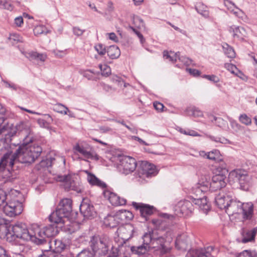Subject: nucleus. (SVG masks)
<instances>
[{
	"label": "nucleus",
	"mask_w": 257,
	"mask_h": 257,
	"mask_svg": "<svg viewBox=\"0 0 257 257\" xmlns=\"http://www.w3.org/2000/svg\"><path fill=\"white\" fill-rule=\"evenodd\" d=\"M177 59L182 62L184 65H189L191 63V60L185 56H180V53L179 52V57Z\"/></svg>",
	"instance_id": "59"
},
{
	"label": "nucleus",
	"mask_w": 257,
	"mask_h": 257,
	"mask_svg": "<svg viewBox=\"0 0 257 257\" xmlns=\"http://www.w3.org/2000/svg\"><path fill=\"white\" fill-rule=\"evenodd\" d=\"M224 53L227 57L233 58L235 57V53L233 49L227 44H224L222 46Z\"/></svg>",
	"instance_id": "38"
},
{
	"label": "nucleus",
	"mask_w": 257,
	"mask_h": 257,
	"mask_svg": "<svg viewBox=\"0 0 257 257\" xmlns=\"http://www.w3.org/2000/svg\"><path fill=\"white\" fill-rule=\"evenodd\" d=\"M179 131L181 134H184L186 135H188V136H192V137L200 136V135L197 132H196L195 131L192 130L188 129V130H186L183 128H180L179 130Z\"/></svg>",
	"instance_id": "48"
},
{
	"label": "nucleus",
	"mask_w": 257,
	"mask_h": 257,
	"mask_svg": "<svg viewBox=\"0 0 257 257\" xmlns=\"http://www.w3.org/2000/svg\"><path fill=\"white\" fill-rule=\"evenodd\" d=\"M110 248L111 249L109 250L108 256L109 257H116L118 255V249L117 247L113 246L111 245Z\"/></svg>",
	"instance_id": "57"
},
{
	"label": "nucleus",
	"mask_w": 257,
	"mask_h": 257,
	"mask_svg": "<svg viewBox=\"0 0 257 257\" xmlns=\"http://www.w3.org/2000/svg\"><path fill=\"white\" fill-rule=\"evenodd\" d=\"M179 57V52L174 53L172 51L168 52L164 51L163 52V57L165 59H168L172 63H175L177 61V58Z\"/></svg>",
	"instance_id": "34"
},
{
	"label": "nucleus",
	"mask_w": 257,
	"mask_h": 257,
	"mask_svg": "<svg viewBox=\"0 0 257 257\" xmlns=\"http://www.w3.org/2000/svg\"><path fill=\"white\" fill-rule=\"evenodd\" d=\"M210 250H212V248L191 249L187 252L186 257H213L210 253Z\"/></svg>",
	"instance_id": "23"
},
{
	"label": "nucleus",
	"mask_w": 257,
	"mask_h": 257,
	"mask_svg": "<svg viewBox=\"0 0 257 257\" xmlns=\"http://www.w3.org/2000/svg\"><path fill=\"white\" fill-rule=\"evenodd\" d=\"M231 30L233 32V37L239 40H243L247 35L245 30L242 27H232L230 28V31Z\"/></svg>",
	"instance_id": "30"
},
{
	"label": "nucleus",
	"mask_w": 257,
	"mask_h": 257,
	"mask_svg": "<svg viewBox=\"0 0 257 257\" xmlns=\"http://www.w3.org/2000/svg\"><path fill=\"white\" fill-rule=\"evenodd\" d=\"M9 124L4 117H0V135L8 131Z\"/></svg>",
	"instance_id": "47"
},
{
	"label": "nucleus",
	"mask_w": 257,
	"mask_h": 257,
	"mask_svg": "<svg viewBox=\"0 0 257 257\" xmlns=\"http://www.w3.org/2000/svg\"><path fill=\"white\" fill-rule=\"evenodd\" d=\"M56 180L57 181L62 182L64 188L67 191L70 190H74L77 192L80 191L76 186L75 182L72 179L71 176L70 175L58 176Z\"/></svg>",
	"instance_id": "16"
},
{
	"label": "nucleus",
	"mask_w": 257,
	"mask_h": 257,
	"mask_svg": "<svg viewBox=\"0 0 257 257\" xmlns=\"http://www.w3.org/2000/svg\"><path fill=\"white\" fill-rule=\"evenodd\" d=\"M34 33L35 35L38 36L43 34H46L49 33L47 28L44 25H38L34 29Z\"/></svg>",
	"instance_id": "44"
},
{
	"label": "nucleus",
	"mask_w": 257,
	"mask_h": 257,
	"mask_svg": "<svg viewBox=\"0 0 257 257\" xmlns=\"http://www.w3.org/2000/svg\"><path fill=\"white\" fill-rule=\"evenodd\" d=\"M108 56L112 59H117L120 55V51L118 47L115 45L108 47L106 50Z\"/></svg>",
	"instance_id": "32"
},
{
	"label": "nucleus",
	"mask_w": 257,
	"mask_h": 257,
	"mask_svg": "<svg viewBox=\"0 0 257 257\" xmlns=\"http://www.w3.org/2000/svg\"><path fill=\"white\" fill-rule=\"evenodd\" d=\"M42 148L37 145L23 144L16 150L17 160L22 164H31L42 153Z\"/></svg>",
	"instance_id": "5"
},
{
	"label": "nucleus",
	"mask_w": 257,
	"mask_h": 257,
	"mask_svg": "<svg viewBox=\"0 0 257 257\" xmlns=\"http://www.w3.org/2000/svg\"><path fill=\"white\" fill-rule=\"evenodd\" d=\"M226 177L224 175H215L212 177V182L209 183V187L214 191L221 189L226 186Z\"/></svg>",
	"instance_id": "17"
},
{
	"label": "nucleus",
	"mask_w": 257,
	"mask_h": 257,
	"mask_svg": "<svg viewBox=\"0 0 257 257\" xmlns=\"http://www.w3.org/2000/svg\"><path fill=\"white\" fill-rule=\"evenodd\" d=\"M48 247H46L43 250V254L39 255L38 257H56V252L50 250Z\"/></svg>",
	"instance_id": "50"
},
{
	"label": "nucleus",
	"mask_w": 257,
	"mask_h": 257,
	"mask_svg": "<svg viewBox=\"0 0 257 257\" xmlns=\"http://www.w3.org/2000/svg\"><path fill=\"white\" fill-rule=\"evenodd\" d=\"M230 199L229 196L219 194L215 197V203L219 208L226 210Z\"/></svg>",
	"instance_id": "28"
},
{
	"label": "nucleus",
	"mask_w": 257,
	"mask_h": 257,
	"mask_svg": "<svg viewBox=\"0 0 257 257\" xmlns=\"http://www.w3.org/2000/svg\"><path fill=\"white\" fill-rule=\"evenodd\" d=\"M22 196L17 194L10 198L3 207V212L7 216L14 217L20 214L23 210V206L19 198Z\"/></svg>",
	"instance_id": "9"
},
{
	"label": "nucleus",
	"mask_w": 257,
	"mask_h": 257,
	"mask_svg": "<svg viewBox=\"0 0 257 257\" xmlns=\"http://www.w3.org/2000/svg\"><path fill=\"white\" fill-rule=\"evenodd\" d=\"M193 203L199 206V208L205 213H207L210 209V204L205 197L200 198H194Z\"/></svg>",
	"instance_id": "27"
},
{
	"label": "nucleus",
	"mask_w": 257,
	"mask_h": 257,
	"mask_svg": "<svg viewBox=\"0 0 257 257\" xmlns=\"http://www.w3.org/2000/svg\"><path fill=\"white\" fill-rule=\"evenodd\" d=\"M134 227L132 224H126L124 226L118 228V232L121 238L124 240H128L133 235Z\"/></svg>",
	"instance_id": "24"
},
{
	"label": "nucleus",
	"mask_w": 257,
	"mask_h": 257,
	"mask_svg": "<svg viewBox=\"0 0 257 257\" xmlns=\"http://www.w3.org/2000/svg\"><path fill=\"white\" fill-rule=\"evenodd\" d=\"M30 58L31 60L37 61L44 62L46 59V55L43 54H40L36 52H32L29 53Z\"/></svg>",
	"instance_id": "39"
},
{
	"label": "nucleus",
	"mask_w": 257,
	"mask_h": 257,
	"mask_svg": "<svg viewBox=\"0 0 257 257\" xmlns=\"http://www.w3.org/2000/svg\"><path fill=\"white\" fill-rule=\"evenodd\" d=\"M85 172L87 175V180L90 185L96 186L102 189L106 187V184L99 180L94 174L89 172L88 171H85Z\"/></svg>",
	"instance_id": "26"
},
{
	"label": "nucleus",
	"mask_w": 257,
	"mask_h": 257,
	"mask_svg": "<svg viewBox=\"0 0 257 257\" xmlns=\"http://www.w3.org/2000/svg\"><path fill=\"white\" fill-rule=\"evenodd\" d=\"M115 214L117 216L116 218H117L119 223H121L123 221H126L125 213H124L123 210H119L116 212Z\"/></svg>",
	"instance_id": "55"
},
{
	"label": "nucleus",
	"mask_w": 257,
	"mask_h": 257,
	"mask_svg": "<svg viewBox=\"0 0 257 257\" xmlns=\"http://www.w3.org/2000/svg\"><path fill=\"white\" fill-rule=\"evenodd\" d=\"M90 243L94 253L98 256H104L107 254L111 246L110 239L105 236H93Z\"/></svg>",
	"instance_id": "8"
},
{
	"label": "nucleus",
	"mask_w": 257,
	"mask_h": 257,
	"mask_svg": "<svg viewBox=\"0 0 257 257\" xmlns=\"http://www.w3.org/2000/svg\"><path fill=\"white\" fill-rule=\"evenodd\" d=\"M190 243V239L186 234H182L178 235L176 239L175 246L179 249L181 250H185Z\"/></svg>",
	"instance_id": "22"
},
{
	"label": "nucleus",
	"mask_w": 257,
	"mask_h": 257,
	"mask_svg": "<svg viewBox=\"0 0 257 257\" xmlns=\"http://www.w3.org/2000/svg\"><path fill=\"white\" fill-rule=\"evenodd\" d=\"M0 6L3 9H6L10 11H12L13 9V6L12 4L6 0H0Z\"/></svg>",
	"instance_id": "53"
},
{
	"label": "nucleus",
	"mask_w": 257,
	"mask_h": 257,
	"mask_svg": "<svg viewBox=\"0 0 257 257\" xmlns=\"http://www.w3.org/2000/svg\"><path fill=\"white\" fill-rule=\"evenodd\" d=\"M103 195L107 198L109 202L114 206L123 205L126 204V200L123 198H120L115 193L109 190H105L103 191Z\"/></svg>",
	"instance_id": "19"
},
{
	"label": "nucleus",
	"mask_w": 257,
	"mask_h": 257,
	"mask_svg": "<svg viewBox=\"0 0 257 257\" xmlns=\"http://www.w3.org/2000/svg\"><path fill=\"white\" fill-rule=\"evenodd\" d=\"M132 205L137 210L140 211L141 215L144 217L146 220L147 219V216L152 215L153 213L154 207L153 206L135 202L132 203Z\"/></svg>",
	"instance_id": "20"
},
{
	"label": "nucleus",
	"mask_w": 257,
	"mask_h": 257,
	"mask_svg": "<svg viewBox=\"0 0 257 257\" xmlns=\"http://www.w3.org/2000/svg\"><path fill=\"white\" fill-rule=\"evenodd\" d=\"M94 49L98 54L101 56L104 55L106 52L105 46L102 44H96L94 47Z\"/></svg>",
	"instance_id": "51"
},
{
	"label": "nucleus",
	"mask_w": 257,
	"mask_h": 257,
	"mask_svg": "<svg viewBox=\"0 0 257 257\" xmlns=\"http://www.w3.org/2000/svg\"><path fill=\"white\" fill-rule=\"evenodd\" d=\"M94 254L89 249H83L77 254V257H93Z\"/></svg>",
	"instance_id": "54"
},
{
	"label": "nucleus",
	"mask_w": 257,
	"mask_h": 257,
	"mask_svg": "<svg viewBox=\"0 0 257 257\" xmlns=\"http://www.w3.org/2000/svg\"><path fill=\"white\" fill-rule=\"evenodd\" d=\"M196 10L198 13L205 17L209 16V13L207 10V8L206 6L201 3H198L196 6Z\"/></svg>",
	"instance_id": "40"
},
{
	"label": "nucleus",
	"mask_w": 257,
	"mask_h": 257,
	"mask_svg": "<svg viewBox=\"0 0 257 257\" xmlns=\"http://www.w3.org/2000/svg\"><path fill=\"white\" fill-rule=\"evenodd\" d=\"M154 106L158 111H162L164 107V106L162 103L157 101L154 102Z\"/></svg>",
	"instance_id": "63"
},
{
	"label": "nucleus",
	"mask_w": 257,
	"mask_h": 257,
	"mask_svg": "<svg viewBox=\"0 0 257 257\" xmlns=\"http://www.w3.org/2000/svg\"><path fill=\"white\" fill-rule=\"evenodd\" d=\"M55 159L54 158H52L51 157L50 158H47L46 159L42 160L39 166L37 167L38 169H39V166L42 168H45V167H49L52 165L53 161H54Z\"/></svg>",
	"instance_id": "45"
},
{
	"label": "nucleus",
	"mask_w": 257,
	"mask_h": 257,
	"mask_svg": "<svg viewBox=\"0 0 257 257\" xmlns=\"http://www.w3.org/2000/svg\"><path fill=\"white\" fill-rule=\"evenodd\" d=\"M140 169V173L147 177H150L157 174L156 166L147 161H143L141 163Z\"/></svg>",
	"instance_id": "18"
},
{
	"label": "nucleus",
	"mask_w": 257,
	"mask_h": 257,
	"mask_svg": "<svg viewBox=\"0 0 257 257\" xmlns=\"http://www.w3.org/2000/svg\"><path fill=\"white\" fill-rule=\"evenodd\" d=\"M133 21L135 26L138 28H141L144 26L143 20L138 16L133 17Z\"/></svg>",
	"instance_id": "52"
},
{
	"label": "nucleus",
	"mask_w": 257,
	"mask_h": 257,
	"mask_svg": "<svg viewBox=\"0 0 257 257\" xmlns=\"http://www.w3.org/2000/svg\"><path fill=\"white\" fill-rule=\"evenodd\" d=\"M80 211L83 216L91 219L96 215L93 206L88 199H84L80 205Z\"/></svg>",
	"instance_id": "14"
},
{
	"label": "nucleus",
	"mask_w": 257,
	"mask_h": 257,
	"mask_svg": "<svg viewBox=\"0 0 257 257\" xmlns=\"http://www.w3.org/2000/svg\"><path fill=\"white\" fill-rule=\"evenodd\" d=\"M239 119L241 122L245 125H248L251 124V119L245 114L240 115Z\"/></svg>",
	"instance_id": "56"
},
{
	"label": "nucleus",
	"mask_w": 257,
	"mask_h": 257,
	"mask_svg": "<svg viewBox=\"0 0 257 257\" xmlns=\"http://www.w3.org/2000/svg\"><path fill=\"white\" fill-rule=\"evenodd\" d=\"M37 122L39 124V125L42 127L48 128L49 127V123L43 119H38L37 120Z\"/></svg>",
	"instance_id": "61"
},
{
	"label": "nucleus",
	"mask_w": 257,
	"mask_h": 257,
	"mask_svg": "<svg viewBox=\"0 0 257 257\" xmlns=\"http://www.w3.org/2000/svg\"><path fill=\"white\" fill-rule=\"evenodd\" d=\"M24 21L22 17H18L15 19V24L17 26L21 27Z\"/></svg>",
	"instance_id": "64"
},
{
	"label": "nucleus",
	"mask_w": 257,
	"mask_h": 257,
	"mask_svg": "<svg viewBox=\"0 0 257 257\" xmlns=\"http://www.w3.org/2000/svg\"><path fill=\"white\" fill-rule=\"evenodd\" d=\"M203 77L214 82H217L219 81L218 78L214 75H204Z\"/></svg>",
	"instance_id": "62"
},
{
	"label": "nucleus",
	"mask_w": 257,
	"mask_h": 257,
	"mask_svg": "<svg viewBox=\"0 0 257 257\" xmlns=\"http://www.w3.org/2000/svg\"><path fill=\"white\" fill-rule=\"evenodd\" d=\"M209 188V182L206 178L205 181L199 180L192 188V193L196 196H201Z\"/></svg>",
	"instance_id": "21"
},
{
	"label": "nucleus",
	"mask_w": 257,
	"mask_h": 257,
	"mask_svg": "<svg viewBox=\"0 0 257 257\" xmlns=\"http://www.w3.org/2000/svg\"><path fill=\"white\" fill-rule=\"evenodd\" d=\"M224 67L232 74H236L238 71V69L235 65L230 63H225Z\"/></svg>",
	"instance_id": "58"
},
{
	"label": "nucleus",
	"mask_w": 257,
	"mask_h": 257,
	"mask_svg": "<svg viewBox=\"0 0 257 257\" xmlns=\"http://www.w3.org/2000/svg\"><path fill=\"white\" fill-rule=\"evenodd\" d=\"M17 194L21 195V193L19 192L14 189L11 190L10 193L7 195L4 190L0 189V206L5 203L7 199L8 200L13 195H16Z\"/></svg>",
	"instance_id": "29"
},
{
	"label": "nucleus",
	"mask_w": 257,
	"mask_h": 257,
	"mask_svg": "<svg viewBox=\"0 0 257 257\" xmlns=\"http://www.w3.org/2000/svg\"><path fill=\"white\" fill-rule=\"evenodd\" d=\"M99 68L101 72V75L105 77L108 76L111 73V69L106 64H99Z\"/></svg>",
	"instance_id": "46"
},
{
	"label": "nucleus",
	"mask_w": 257,
	"mask_h": 257,
	"mask_svg": "<svg viewBox=\"0 0 257 257\" xmlns=\"http://www.w3.org/2000/svg\"><path fill=\"white\" fill-rule=\"evenodd\" d=\"M75 151L82 155L85 158L97 161L99 159V156L94 150L89 146H84L77 144L74 147Z\"/></svg>",
	"instance_id": "13"
},
{
	"label": "nucleus",
	"mask_w": 257,
	"mask_h": 257,
	"mask_svg": "<svg viewBox=\"0 0 257 257\" xmlns=\"http://www.w3.org/2000/svg\"><path fill=\"white\" fill-rule=\"evenodd\" d=\"M12 135L8 133L5 134L4 138L0 139V150L3 156L0 160V176L6 179V181H12L15 178L13 171L15 163L17 160L16 152L13 154L9 142L11 140L9 138L12 137Z\"/></svg>",
	"instance_id": "1"
},
{
	"label": "nucleus",
	"mask_w": 257,
	"mask_h": 257,
	"mask_svg": "<svg viewBox=\"0 0 257 257\" xmlns=\"http://www.w3.org/2000/svg\"><path fill=\"white\" fill-rule=\"evenodd\" d=\"M186 112L188 115L194 117H201L203 116V112L198 108L195 106H190L186 108Z\"/></svg>",
	"instance_id": "35"
},
{
	"label": "nucleus",
	"mask_w": 257,
	"mask_h": 257,
	"mask_svg": "<svg viewBox=\"0 0 257 257\" xmlns=\"http://www.w3.org/2000/svg\"><path fill=\"white\" fill-rule=\"evenodd\" d=\"M193 203V201L187 200L179 201L174 207L176 215L178 216L189 215L194 210Z\"/></svg>",
	"instance_id": "12"
},
{
	"label": "nucleus",
	"mask_w": 257,
	"mask_h": 257,
	"mask_svg": "<svg viewBox=\"0 0 257 257\" xmlns=\"http://www.w3.org/2000/svg\"><path fill=\"white\" fill-rule=\"evenodd\" d=\"M53 109L59 113L64 114H67L69 111L68 107L61 103H57L54 105Z\"/></svg>",
	"instance_id": "41"
},
{
	"label": "nucleus",
	"mask_w": 257,
	"mask_h": 257,
	"mask_svg": "<svg viewBox=\"0 0 257 257\" xmlns=\"http://www.w3.org/2000/svg\"><path fill=\"white\" fill-rule=\"evenodd\" d=\"M9 39L10 42L13 44H16L19 42H23V39L19 34L17 33H12L10 35Z\"/></svg>",
	"instance_id": "42"
},
{
	"label": "nucleus",
	"mask_w": 257,
	"mask_h": 257,
	"mask_svg": "<svg viewBox=\"0 0 257 257\" xmlns=\"http://www.w3.org/2000/svg\"><path fill=\"white\" fill-rule=\"evenodd\" d=\"M143 244L139 246H132V252L138 255H143L150 251L148 244L151 241V236L149 233H145L142 237Z\"/></svg>",
	"instance_id": "15"
},
{
	"label": "nucleus",
	"mask_w": 257,
	"mask_h": 257,
	"mask_svg": "<svg viewBox=\"0 0 257 257\" xmlns=\"http://www.w3.org/2000/svg\"><path fill=\"white\" fill-rule=\"evenodd\" d=\"M34 237L33 242L36 244H46L49 249L52 248V241L50 237L56 235L58 233V228L54 225H49L40 228L37 225H33Z\"/></svg>",
	"instance_id": "3"
},
{
	"label": "nucleus",
	"mask_w": 257,
	"mask_h": 257,
	"mask_svg": "<svg viewBox=\"0 0 257 257\" xmlns=\"http://www.w3.org/2000/svg\"><path fill=\"white\" fill-rule=\"evenodd\" d=\"M220 152L217 150H214L207 153V159L209 160L218 161L220 160Z\"/></svg>",
	"instance_id": "43"
},
{
	"label": "nucleus",
	"mask_w": 257,
	"mask_h": 257,
	"mask_svg": "<svg viewBox=\"0 0 257 257\" xmlns=\"http://www.w3.org/2000/svg\"><path fill=\"white\" fill-rule=\"evenodd\" d=\"M229 179L237 182L243 190L248 188L251 178L247 172L243 169H234L229 174Z\"/></svg>",
	"instance_id": "10"
},
{
	"label": "nucleus",
	"mask_w": 257,
	"mask_h": 257,
	"mask_svg": "<svg viewBox=\"0 0 257 257\" xmlns=\"http://www.w3.org/2000/svg\"><path fill=\"white\" fill-rule=\"evenodd\" d=\"M72 30L73 34L77 36H81L84 32V30H81L79 27H73Z\"/></svg>",
	"instance_id": "60"
},
{
	"label": "nucleus",
	"mask_w": 257,
	"mask_h": 257,
	"mask_svg": "<svg viewBox=\"0 0 257 257\" xmlns=\"http://www.w3.org/2000/svg\"><path fill=\"white\" fill-rule=\"evenodd\" d=\"M0 237L10 242L15 241L16 238L33 242V225L29 230L25 224L17 223L12 225L9 220L0 217Z\"/></svg>",
	"instance_id": "2"
},
{
	"label": "nucleus",
	"mask_w": 257,
	"mask_h": 257,
	"mask_svg": "<svg viewBox=\"0 0 257 257\" xmlns=\"http://www.w3.org/2000/svg\"><path fill=\"white\" fill-rule=\"evenodd\" d=\"M110 78L111 81L116 83L119 87H121L123 85V87H127L128 86L131 89H132V87L128 83H125L123 80L117 75H112Z\"/></svg>",
	"instance_id": "36"
},
{
	"label": "nucleus",
	"mask_w": 257,
	"mask_h": 257,
	"mask_svg": "<svg viewBox=\"0 0 257 257\" xmlns=\"http://www.w3.org/2000/svg\"><path fill=\"white\" fill-rule=\"evenodd\" d=\"M52 243H54L55 249L57 250L56 252H58L59 251L63 250L66 247L65 244L63 243L61 240H53L52 241ZM54 252H55V251Z\"/></svg>",
	"instance_id": "49"
},
{
	"label": "nucleus",
	"mask_w": 257,
	"mask_h": 257,
	"mask_svg": "<svg viewBox=\"0 0 257 257\" xmlns=\"http://www.w3.org/2000/svg\"><path fill=\"white\" fill-rule=\"evenodd\" d=\"M225 211L228 215L240 214L244 219H250L253 215V204L251 202L242 203L238 200L230 199Z\"/></svg>",
	"instance_id": "6"
},
{
	"label": "nucleus",
	"mask_w": 257,
	"mask_h": 257,
	"mask_svg": "<svg viewBox=\"0 0 257 257\" xmlns=\"http://www.w3.org/2000/svg\"><path fill=\"white\" fill-rule=\"evenodd\" d=\"M149 233L151 236V241L148 244L150 251H152L156 254L162 255L168 253L171 246L170 243L173 239V233L170 231H167L165 234L166 238L163 236L158 238H154L153 233L149 231Z\"/></svg>",
	"instance_id": "4"
},
{
	"label": "nucleus",
	"mask_w": 257,
	"mask_h": 257,
	"mask_svg": "<svg viewBox=\"0 0 257 257\" xmlns=\"http://www.w3.org/2000/svg\"><path fill=\"white\" fill-rule=\"evenodd\" d=\"M223 3L228 10L233 13L235 16H238L239 13L241 12L232 2L229 0H223Z\"/></svg>",
	"instance_id": "33"
},
{
	"label": "nucleus",
	"mask_w": 257,
	"mask_h": 257,
	"mask_svg": "<svg viewBox=\"0 0 257 257\" xmlns=\"http://www.w3.org/2000/svg\"><path fill=\"white\" fill-rule=\"evenodd\" d=\"M117 216L115 214L113 215H108L104 219V224L105 226L113 228L117 226L119 224Z\"/></svg>",
	"instance_id": "31"
},
{
	"label": "nucleus",
	"mask_w": 257,
	"mask_h": 257,
	"mask_svg": "<svg viewBox=\"0 0 257 257\" xmlns=\"http://www.w3.org/2000/svg\"><path fill=\"white\" fill-rule=\"evenodd\" d=\"M72 212V200L70 199L65 198L59 203L56 211L49 216L51 222L55 223L64 222V218H68Z\"/></svg>",
	"instance_id": "7"
},
{
	"label": "nucleus",
	"mask_w": 257,
	"mask_h": 257,
	"mask_svg": "<svg viewBox=\"0 0 257 257\" xmlns=\"http://www.w3.org/2000/svg\"><path fill=\"white\" fill-rule=\"evenodd\" d=\"M257 233V226L250 230L243 229L241 232L242 242L246 243L254 240Z\"/></svg>",
	"instance_id": "25"
},
{
	"label": "nucleus",
	"mask_w": 257,
	"mask_h": 257,
	"mask_svg": "<svg viewBox=\"0 0 257 257\" xmlns=\"http://www.w3.org/2000/svg\"><path fill=\"white\" fill-rule=\"evenodd\" d=\"M136 167L137 162L134 158L129 156H123L120 159L118 168L121 173L127 175L135 170Z\"/></svg>",
	"instance_id": "11"
},
{
	"label": "nucleus",
	"mask_w": 257,
	"mask_h": 257,
	"mask_svg": "<svg viewBox=\"0 0 257 257\" xmlns=\"http://www.w3.org/2000/svg\"><path fill=\"white\" fill-rule=\"evenodd\" d=\"M212 122H215V124L218 126L223 128L226 129L227 127V122L226 120H224L221 117H217L215 116L212 115L210 116Z\"/></svg>",
	"instance_id": "37"
}]
</instances>
